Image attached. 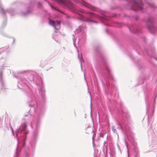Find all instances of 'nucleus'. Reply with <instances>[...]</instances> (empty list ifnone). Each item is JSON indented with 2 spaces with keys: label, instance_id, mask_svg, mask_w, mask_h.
I'll return each instance as SVG.
<instances>
[{
  "label": "nucleus",
  "instance_id": "obj_5",
  "mask_svg": "<svg viewBox=\"0 0 157 157\" xmlns=\"http://www.w3.org/2000/svg\"><path fill=\"white\" fill-rule=\"evenodd\" d=\"M55 22L53 20H50L49 21V23L50 25H52L55 29H56V25H55Z\"/></svg>",
  "mask_w": 157,
  "mask_h": 157
},
{
  "label": "nucleus",
  "instance_id": "obj_3",
  "mask_svg": "<svg viewBox=\"0 0 157 157\" xmlns=\"http://www.w3.org/2000/svg\"><path fill=\"white\" fill-rule=\"evenodd\" d=\"M55 25H56V29L58 30V28H60V22L59 21H56L55 22Z\"/></svg>",
  "mask_w": 157,
  "mask_h": 157
},
{
  "label": "nucleus",
  "instance_id": "obj_2",
  "mask_svg": "<svg viewBox=\"0 0 157 157\" xmlns=\"http://www.w3.org/2000/svg\"><path fill=\"white\" fill-rule=\"evenodd\" d=\"M93 130L92 128L90 127H88L86 130V132L87 133H93Z\"/></svg>",
  "mask_w": 157,
  "mask_h": 157
},
{
  "label": "nucleus",
  "instance_id": "obj_1",
  "mask_svg": "<svg viewBox=\"0 0 157 157\" xmlns=\"http://www.w3.org/2000/svg\"><path fill=\"white\" fill-rule=\"evenodd\" d=\"M60 4L65 5L68 7L71 6V3L68 0H56Z\"/></svg>",
  "mask_w": 157,
  "mask_h": 157
},
{
  "label": "nucleus",
  "instance_id": "obj_4",
  "mask_svg": "<svg viewBox=\"0 0 157 157\" xmlns=\"http://www.w3.org/2000/svg\"><path fill=\"white\" fill-rule=\"evenodd\" d=\"M27 127V125L25 123H24L21 125L20 127V129L21 131L25 130Z\"/></svg>",
  "mask_w": 157,
  "mask_h": 157
}]
</instances>
